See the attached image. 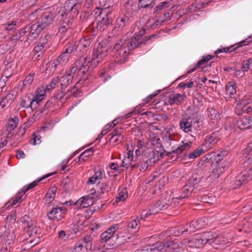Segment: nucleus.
Here are the masks:
<instances>
[{"label": "nucleus", "mask_w": 252, "mask_h": 252, "mask_svg": "<svg viewBox=\"0 0 252 252\" xmlns=\"http://www.w3.org/2000/svg\"><path fill=\"white\" fill-rule=\"evenodd\" d=\"M197 116V115L196 113L190 112L189 107L185 116L180 122L181 128L185 132L191 131L193 121L194 124L200 123Z\"/></svg>", "instance_id": "obj_8"}, {"label": "nucleus", "mask_w": 252, "mask_h": 252, "mask_svg": "<svg viewBox=\"0 0 252 252\" xmlns=\"http://www.w3.org/2000/svg\"><path fill=\"white\" fill-rule=\"evenodd\" d=\"M73 81L72 77H70V75L66 74L63 75L59 80V82L61 86V90L64 89L67 87L70 84H71Z\"/></svg>", "instance_id": "obj_33"}, {"label": "nucleus", "mask_w": 252, "mask_h": 252, "mask_svg": "<svg viewBox=\"0 0 252 252\" xmlns=\"http://www.w3.org/2000/svg\"><path fill=\"white\" fill-rule=\"evenodd\" d=\"M148 216V213L142 214L140 218L137 217L136 219L129 221L126 225L127 230L132 232L137 231L141 225V221H145V218Z\"/></svg>", "instance_id": "obj_21"}, {"label": "nucleus", "mask_w": 252, "mask_h": 252, "mask_svg": "<svg viewBox=\"0 0 252 252\" xmlns=\"http://www.w3.org/2000/svg\"><path fill=\"white\" fill-rule=\"evenodd\" d=\"M32 101V98L30 96H25L20 102V106L24 108H28L30 107V102Z\"/></svg>", "instance_id": "obj_53"}, {"label": "nucleus", "mask_w": 252, "mask_h": 252, "mask_svg": "<svg viewBox=\"0 0 252 252\" xmlns=\"http://www.w3.org/2000/svg\"><path fill=\"white\" fill-rule=\"evenodd\" d=\"M111 189V187L107 183H101L98 184V188L97 191V194L100 195L105 192H109Z\"/></svg>", "instance_id": "obj_46"}, {"label": "nucleus", "mask_w": 252, "mask_h": 252, "mask_svg": "<svg viewBox=\"0 0 252 252\" xmlns=\"http://www.w3.org/2000/svg\"><path fill=\"white\" fill-rule=\"evenodd\" d=\"M191 143H186L178 147L175 150H173L171 152L168 153L167 155L170 156L172 154H176L179 155L183 151L186 150H188L190 147Z\"/></svg>", "instance_id": "obj_40"}, {"label": "nucleus", "mask_w": 252, "mask_h": 252, "mask_svg": "<svg viewBox=\"0 0 252 252\" xmlns=\"http://www.w3.org/2000/svg\"><path fill=\"white\" fill-rule=\"evenodd\" d=\"M41 136L36 134L35 133H33L31 135V139L30 140V142L32 145H35L36 143H40Z\"/></svg>", "instance_id": "obj_63"}, {"label": "nucleus", "mask_w": 252, "mask_h": 252, "mask_svg": "<svg viewBox=\"0 0 252 252\" xmlns=\"http://www.w3.org/2000/svg\"><path fill=\"white\" fill-rule=\"evenodd\" d=\"M204 151H206L205 149H197L195 150L193 152L191 153L189 155V158H195L199 157Z\"/></svg>", "instance_id": "obj_62"}, {"label": "nucleus", "mask_w": 252, "mask_h": 252, "mask_svg": "<svg viewBox=\"0 0 252 252\" xmlns=\"http://www.w3.org/2000/svg\"><path fill=\"white\" fill-rule=\"evenodd\" d=\"M224 171V167L223 166L220 167L218 165V167L213 169L209 177L213 180L218 179L220 177V174L222 173Z\"/></svg>", "instance_id": "obj_43"}, {"label": "nucleus", "mask_w": 252, "mask_h": 252, "mask_svg": "<svg viewBox=\"0 0 252 252\" xmlns=\"http://www.w3.org/2000/svg\"><path fill=\"white\" fill-rule=\"evenodd\" d=\"M162 157L163 154L156 150L143 153L137 160L139 161L140 171L144 172L149 166H152L159 160L160 158Z\"/></svg>", "instance_id": "obj_6"}, {"label": "nucleus", "mask_w": 252, "mask_h": 252, "mask_svg": "<svg viewBox=\"0 0 252 252\" xmlns=\"http://www.w3.org/2000/svg\"><path fill=\"white\" fill-rule=\"evenodd\" d=\"M227 243L228 239L224 236L219 235L215 236L212 233L208 242V244L216 249H219L221 246H224Z\"/></svg>", "instance_id": "obj_18"}, {"label": "nucleus", "mask_w": 252, "mask_h": 252, "mask_svg": "<svg viewBox=\"0 0 252 252\" xmlns=\"http://www.w3.org/2000/svg\"><path fill=\"white\" fill-rule=\"evenodd\" d=\"M168 119V116L165 113H156L155 115L154 116V120H157L158 121H166Z\"/></svg>", "instance_id": "obj_60"}, {"label": "nucleus", "mask_w": 252, "mask_h": 252, "mask_svg": "<svg viewBox=\"0 0 252 252\" xmlns=\"http://www.w3.org/2000/svg\"><path fill=\"white\" fill-rule=\"evenodd\" d=\"M135 48L131 46L128 40L121 39L115 43L111 51L114 62L117 64H123L127 61L129 51Z\"/></svg>", "instance_id": "obj_4"}, {"label": "nucleus", "mask_w": 252, "mask_h": 252, "mask_svg": "<svg viewBox=\"0 0 252 252\" xmlns=\"http://www.w3.org/2000/svg\"><path fill=\"white\" fill-rule=\"evenodd\" d=\"M16 24L17 21H16L7 22V23L4 25V28L8 31H12L16 28Z\"/></svg>", "instance_id": "obj_64"}, {"label": "nucleus", "mask_w": 252, "mask_h": 252, "mask_svg": "<svg viewBox=\"0 0 252 252\" xmlns=\"http://www.w3.org/2000/svg\"><path fill=\"white\" fill-rule=\"evenodd\" d=\"M94 153V149L92 148H90L84 152H83L79 157V161H84L87 159V158L93 155Z\"/></svg>", "instance_id": "obj_47"}, {"label": "nucleus", "mask_w": 252, "mask_h": 252, "mask_svg": "<svg viewBox=\"0 0 252 252\" xmlns=\"http://www.w3.org/2000/svg\"><path fill=\"white\" fill-rule=\"evenodd\" d=\"M183 199L181 197V196L172 198L171 197V205H170V209H173L178 205H182L183 204L182 202V200Z\"/></svg>", "instance_id": "obj_50"}, {"label": "nucleus", "mask_w": 252, "mask_h": 252, "mask_svg": "<svg viewBox=\"0 0 252 252\" xmlns=\"http://www.w3.org/2000/svg\"><path fill=\"white\" fill-rule=\"evenodd\" d=\"M251 122H252V119L250 116L244 117L237 120L236 125L240 129H246L251 127Z\"/></svg>", "instance_id": "obj_28"}, {"label": "nucleus", "mask_w": 252, "mask_h": 252, "mask_svg": "<svg viewBox=\"0 0 252 252\" xmlns=\"http://www.w3.org/2000/svg\"><path fill=\"white\" fill-rule=\"evenodd\" d=\"M97 26L96 24L95 26H94V23H93L92 25L90 26L88 28V32L90 33V35L93 38L94 36H95L98 34V32H99V30L97 28Z\"/></svg>", "instance_id": "obj_57"}, {"label": "nucleus", "mask_w": 252, "mask_h": 252, "mask_svg": "<svg viewBox=\"0 0 252 252\" xmlns=\"http://www.w3.org/2000/svg\"><path fill=\"white\" fill-rule=\"evenodd\" d=\"M171 15V13L168 10L165 9V10L162 12L161 15H159V16H158V19L156 21V25H158V23H162L166 20H170Z\"/></svg>", "instance_id": "obj_36"}, {"label": "nucleus", "mask_w": 252, "mask_h": 252, "mask_svg": "<svg viewBox=\"0 0 252 252\" xmlns=\"http://www.w3.org/2000/svg\"><path fill=\"white\" fill-rule=\"evenodd\" d=\"M72 24H68V23H64V22H62L61 25L59 29V32L61 34L65 33L68 30L70 29Z\"/></svg>", "instance_id": "obj_56"}, {"label": "nucleus", "mask_w": 252, "mask_h": 252, "mask_svg": "<svg viewBox=\"0 0 252 252\" xmlns=\"http://www.w3.org/2000/svg\"><path fill=\"white\" fill-rule=\"evenodd\" d=\"M81 4L76 0H67L63 6L62 7L58 13L62 22L68 24H73L75 18L79 13Z\"/></svg>", "instance_id": "obj_5"}, {"label": "nucleus", "mask_w": 252, "mask_h": 252, "mask_svg": "<svg viewBox=\"0 0 252 252\" xmlns=\"http://www.w3.org/2000/svg\"><path fill=\"white\" fill-rule=\"evenodd\" d=\"M119 224H116L111 226L100 235V241L101 243H107L108 245L112 246L114 244L115 234L119 228Z\"/></svg>", "instance_id": "obj_14"}, {"label": "nucleus", "mask_w": 252, "mask_h": 252, "mask_svg": "<svg viewBox=\"0 0 252 252\" xmlns=\"http://www.w3.org/2000/svg\"><path fill=\"white\" fill-rule=\"evenodd\" d=\"M102 178V173L101 169H99L95 171L94 174L90 177L87 182V184H94L96 181Z\"/></svg>", "instance_id": "obj_41"}, {"label": "nucleus", "mask_w": 252, "mask_h": 252, "mask_svg": "<svg viewBox=\"0 0 252 252\" xmlns=\"http://www.w3.org/2000/svg\"><path fill=\"white\" fill-rule=\"evenodd\" d=\"M210 236L211 232H205L197 237L192 239L189 241V243L192 245V247L199 248L208 243V240H209V237Z\"/></svg>", "instance_id": "obj_20"}, {"label": "nucleus", "mask_w": 252, "mask_h": 252, "mask_svg": "<svg viewBox=\"0 0 252 252\" xmlns=\"http://www.w3.org/2000/svg\"><path fill=\"white\" fill-rule=\"evenodd\" d=\"M115 235L114 244H112V246L114 247H117L123 245L126 243L128 240L130 239V237L128 236L124 235L122 232L117 230Z\"/></svg>", "instance_id": "obj_25"}, {"label": "nucleus", "mask_w": 252, "mask_h": 252, "mask_svg": "<svg viewBox=\"0 0 252 252\" xmlns=\"http://www.w3.org/2000/svg\"><path fill=\"white\" fill-rule=\"evenodd\" d=\"M170 195L167 193L162 194L152 209L149 210L148 213L149 216L157 214L161 210H164L167 209H170Z\"/></svg>", "instance_id": "obj_10"}, {"label": "nucleus", "mask_w": 252, "mask_h": 252, "mask_svg": "<svg viewBox=\"0 0 252 252\" xmlns=\"http://www.w3.org/2000/svg\"><path fill=\"white\" fill-rule=\"evenodd\" d=\"M45 94V91H44L43 93H42V90L38 89L35 92V94L33 96L32 98L36 100L39 103L44 98Z\"/></svg>", "instance_id": "obj_54"}, {"label": "nucleus", "mask_w": 252, "mask_h": 252, "mask_svg": "<svg viewBox=\"0 0 252 252\" xmlns=\"http://www.w3.org/2000/svg\"><path fill=\"white\" fill-rule=\"evenodd\" d=\"M146 30L144 29L140 30L137 34L131 40H128L131 44V46H133L134 48H136L142 44H145L146 41L151 40L154 37L158 36L156 34H152L147 37V36H144L145 34Z\"/></svg>", "instance_id": "obj_13"}, {"label": "nucleus", "mask_w": 252, "mask_h": 252, "mask_svg": "<svg viewBox=\"0 0 252 252\" xmlns=\"http://www.w3.org/2000/svg\"><path fill=\"white\" fill-rule=\"evenodd\" d=\"M55 17L54 9H48L41 15L37 23L26 26L20 32V35H24L29 32L28 39L33 40L43 29L49 26Z\"/></svg>", "instance_id": "obj_2"}, {"label": "nucleus", "mask_w": 252, "mask_h": 252, "mask_svg": "<svg viewBox=\"0 0 252 252\" xmlns=\"http://www.w3.org/2000/svg\"><path fill=\"white\" fill-rule=\"evenodd\" d=\"M241 69L243 72L248 71L249 69L252 70V58L244 60L243 62Z\"/></svg>", "instance_id": "obj_51"}, {"label": "nucleus", "mask_w": 252, "mask_h": 252, "mask_svg": "<svg viewBox=\"0 0 252 252\" xmlns=\"http://www.w3.org/2000/svg\"><path fill=\"white\" fill-rule=\"evenodd\" d=\"M202 177L194 173L189 179L186 183L189 186H191L192 188H194V186L200 183L202 180Z\"/></svg>", "instance_id": "obj_35"}, {"label": "nucleus", "mask_w": 252, "mask_h": 252, "mask_svg": "<svg viewBox=\"0 0 252 252\" xmlns=\"http://www.w3.org/2000/svg\"><path fill=\"white\" fill-rule=\"evenodd\" d=\"M246 165L250 166L248 171L246 173H241L236 178L234 182L232 187L233 189H236L240 187L241 186L245 185L248 183L252 179V156L251 155L245 162Z\"/></svg>", "instance_id": "obj_9"}, {"label": "nucleus", "mask_w": 252, "mask_h": 252, "mask_svg": "<svg viewBox=\"0 0 252 252\" xmlns=\"http://www.w3.org/2000/svg\"><path fill=\"white\" fill-rule=\"evenodd\" d=\"M67 93H70L69 96L72 95L74 97H78L80 96V92H79L78 88L75 85H74L71 88L68 89Z\"/></svg>", "instance_id": "obj_61"}, {"label": "nucleus", "mask_w": 252, "mask_h": 252, "mask_svg": "<svg viewBox=\"0 0 252 252\" xmlns=\"http://www.w3.org/2000/svg\"><path fill=\"white\" fill-rule=\"evenodd\" d=\"M97 22L96 25L99 32H103L106 30L112 24L113 19L108 13L107 9L96 8L94 11Z\"/></svg>", "instance_id": "obj_7"}, {"label": "nucleus", "mask_w": 252, "mask_h": 252, "mask_svg": "<svg viewBox=\"0 0 252 252\" xmlns=\"http://www.w3.org/2000/svg\"><path fill=\"white\" fill-rule=\"evenodd\" d=\"M77 71H78L77 74L79 75V67L76 66V63L75 62L73 64V66L68 69V71H66V73L68 75H70V77H72V78L73 79Z\"/></svg>", "instance_id": "obj_58"}, {"label": "nucleus", "mask_w": 252, "mask_h": 252, "mask_svg": "<svg viewBox=\"0 0 252 252\" xmlns=\"http://www.w3.org/2000/svg\"><path fill=\"white\" fill-rule=\"evenodd\" d=\"M19 122V119L17 117H14L12 118H10L7 123L6 128L7 131H12L17 127Z\"/></svg>", "instance_id": "obj_42"}, {"label": "nucleus", "mask_w": 252, "mask_h": 252, "mask_svg": "<svg viewBox=\"0 0 252 252\" xmlns=\"http://www.w3.org/2000/svg\"><path fill=\"white\" fill-rule=\"evenodd\" d=\"M205 218L198 219L196 220H193L188 224L189 226V233L194 232L196 230L201 229L207 224Z\"/></svg>", "instance_id": "obj_22"}, {"label": "nucleus", "mask_w": 252, "mask_h": 252, "mask_svg": "<svg viewBox=\"0 0 252 252\" xmlns=\"http://www.w3.org/2000/svg\"><path fill=\"white\" fill-rule=\"evenodd\" d=\"M154 3L153 0H139L138 8H147L153 7Z\"/></svg>", "instance_id": "obj_52"}, {"label": "nucleus", "mask_w": 252, "mask_h": 252, "mask_svg": "<svg viewBox=\"0 0 252 252\" xmlns=\"http://www.w3.org/2000/svg\"><path fill=\"white\" fill-rule=\"evenodd\" d=\"M75 48L76 45L73 42H68L65 45L63 52L70 57V54L75 50Z\"/></svg>", "instance_id": "obj_49"}, {"label": "nucleus", "mask_w": 252, "mask_h": 252, "mask_svg": "<svg viewBox=\"0 0 252 252\" xmlns=\"http://www.w3.org/2000/svg\"><path fill=\"white\" fill-rule=\"evenodd\" d=\"M52 175V173L47 174V175L43 176L41 177L40 179H39L37 181H34L30 184L29 185H27V186H25L23 187V188L22 189V192H23L24 194H25L27 191H28L29 189L33 188L34 187H35L37 184L41 181L43 180V179L50 177Z\"/></svg>", "instance_id": "obj_37"}, {"label": "nucleus", "mask_w": 252, "mask_h": 252, "mask_svg": "<svg viewBox=\"0 0 252 252\" xmlns=\"http://www.w3.org/2000/svg\"><path fill=\"white\" fill-rule=\"evenodd\" d=\"M75 204L82 208H87L93 204V199L90 197V195H86L78 200Z\"/></svg>", "instance_id": "obj_27"}, {"label": "nucleus", "mask_w": 252, "mask_h": 252, "mask_svg": "<svg viewBox=\"0 0 252 252\" xmlns=\"http://www.w3.org/2000/svg\"><path fill=\"white\" fill-rule=\"evenodd\" d=\"M185 94H171L168 96V103L171 105H181L186 99Z\"/></svg>", "instance_id": "obj_23"}, {"label": "nucleus", "mask_w": 252, "mask_h": 252, "mask_svg": "<svg viewBox=\"0 0 252 252\" xmlns=\"http://www.w3.org/2000/svg\"><path fill=\"white\" fill-rule=\"evenodd\" d=\"M195 188H192L191 186H189L187 184L183 187L181 191V197L184 199L190 195L193 191Z\"/></svg>", "instance_id": "obj_39"}, {"label": "nucleus", "mask_w": 252, "mask_h": 252, "mask_svg": "<svg viewBox=\"0 0 252 252\" xmlns=\"http://www.w3.org/2000/svg\"><path fill=\"white\" fill-rule=\"evenodd\" d=\"M94 239V236L86 235L80 241L86 250L94 251L95 247L93 246Z\"/></svg>", "instance_id": "obj_24"}, {"label": "nucleus", "mask_w": 252, "mask_h": 252, "mask_svg": "<svg viewBox=\"0 0 252 252\" xmlns=\"http://www.w3.org/2000/svg\"><path fill=\"white\" fill-rule=\"evenodd\" d=\"M169 6V3L166 1H163L159 3L154 9L153 13L155 14L157 18L159 15H161L162 12L165 10V8Z\"/></svg>", "instance_id": "obj_32"}, {"label": "nucleus", "mask_w": 252, "mask_h": 252, "mask_svg": "<svg viewBox=\"0 0 252 252\" xmlns=\"http://www.w3.org/2000/svg\"><path fill=\"white\" fill-rule=\"evenodd\" d=\"M122 12L123 15L134 21V17L137 13L136 3L132 0H128L123 5Z\"/></svg>", "instance_id": "obj_16"}, {"label": "nucleus", "mask_w": 252, "mask_h": 252, "mask_svg": "<svg viewBox=\"0 0 252 252\" xmlns=\"http://www.w3.org/2000/svg\"><path fill=\"white\" fill-rule=\"evenodd\" d=\"M50 38L49 34H45L43 36H41L39 38L38 43L41 45L44 49H46L50 46V44L48 42V40Z\"/></svg>", "instance_id": "obj_48"}, {"label": "nucleus", "mask_w": 252, "mask_h": 252, "mask_svg": "<svg viewBox=\"0 0 252 252\" xmlns=\"http://www.w3.org/2000/svg\"><path fill=\"white\" fill-rule=\"evenodd\" d=\"M221 133L219 131H216L211 134H208L205 138L202 147L206 151L213 148L220 140Z\"/></svg>", "instance_id": "obj_12"}, {"label": "nucleus", "mask_w": 252, "mask_h": 252, "mask_svg": "<svg viewBox=\"0 0 252 252\" xmlns=\"http://www.w3.org/2000/svg\"><path fill=\"white\" fill-rule=\"evenodd\" d=\"M247 45H248V44H240V45H239L237 46L234 47V48H233V46H231L230 47H224L222 48L218 49L216 51H215V54H220L222 52L232 53V52H234L238 53V52H239V51H237V50L239 48L242 47L243 46H246Z\"/></svg>", "instance_id": "obj_30"}, {"label": "nucleus", "mask_w": 252, "mask_h": 252, "mask_svg": "<svg viewBox=\"0 0 252 252\" xmlns=\"http://www.w3.org/2000/svg\"><path fill=\"white\" fill-rule=\"evenodd\" d=\"M127 197V190L126 189H123L116 196V201L118 202L121 201H125Z\"/></svg>", "instance_id": "obj_59"}, {"label": "nucleus", "mask_w": 252, "mask_h": 252, "mask_svg": "<svg viewBox=\"0 0 252 252\" xmlns=\"http://www.w3.org/2000/svg\"><path fill=\"white\" fill-rule=\"evenodd\" d=\"M133 21V20L124 15L119 16L117 18L115 27L112 30V33L114 34H119L120 31H122L125 27L130 25Z\"/></svg>", "instance_id": "obj_17"}, {"label": "nucleus", "mask_w": 252, "mask_h": 252, "mask_svg": "<svg viewBox=\"0 0 252 252\" xmlns=\"http://www.w3.org/2000/svg\"><path fill=\"white\" fill-rule=\"evenodd\" d=\"M107 50L106 47L99 43L98 46L94 49L91 56L89 54L80 55L79 59L75 62L76 66L79 67V76L86 74L91 67H95L106 56Z\"/></svg>", "instance_id": "obj_1"}, {"label": "nucleus", "mask_w": 252, "mask_h": 252, "mask_svg": "<svg viewBox=\"0 0 252 252\" xmlns=\"http://www.w3.org/2000/svg\"><path fill=\"white\" fill-rule=\"evenodd\" d=\"M56 191L57 188L55 187L50 188L44 197L45 203L50 204L52 202L55 198Z\"/></svg>", "instance_id": "obj_29"}, {"label": "nucleus", "mask_w": 252, "mask_h": 252, "mask_svg": "<svg viewBox=\"0 0 252 252\" xmlns=\"http://www.w3.org/2000/svg\"><path fill=\"white\" fill-rule=\"evenodd\" d=\"M31 122L28 121L24 124L25 126L24 128H20L18 131L15 134L14 139L16 140V142H20L22 136L26 132V129L28 126L30 125Z\"/></svg>", "instance_id": "obj_38"}, {"label": "nucleus", "mask_w": 252, "mask_h": 252, "mask_svg": "<svg viewBox=\"0 0 252 252\" xmlns=\"http://www.w3.org/2000/svg\"><path fill=\"white\" fill-rule=\"evenodd\" d=\"M19 221L23 224L24 234L18 236V240L20 242H23L28 240V238L33 237V239L30 240L29 243H33V245H35L38 243V241L35 243L34 241L36 238H39V236L37 235V234L40 231V228L36 226L35 221L27 215L21 217Z\"/></svg>", "instance_id": "obj_3"}, {"label": "nucleus", "mask_w": 252, "mask_h": 252, "mask_svg": "<svg viewBox=\"0 0 252 252\" xmlns=\"http://www.w3.org/2000/svg\"><path fill=\"white\" fill-rule=\"evenodd\" d=\"M124 138V135H119V136H111L110 139V143L113 145L115 146L122 142Z\"/></svg>", "instance_id": "obj_55"}, {"label": "nucleus", "mask_w": 252, "mask_h": 252, "mask_svg": "<svg viewBox=\"0 0 252 252\" xmlns=\"http://www.w3.org/2000/svg\"><path fill=\"white\" fill-rule=\"evenodd\" d=\"M93 41V37L91 35L86 36L80 39L76 45L75 50L81 52V54H89L91 49V43Z\"/></svg>", "instance_id": "obj_15"}, {"label": "nucleus", "mask_w": 252, "mask_h": 252, "mask_svg": "<svg viewBox=\"0 0 252 252\" xmlns=\"http://www.w3.org/2000/svg\"><path fill=\"white\" fill-rule=\"evenodd\" d=\"M237 84L234 81L229 82L225 86L226 94L232 97L236 92Z\"/></svg>", "instance_id": "obj_34"}, {"label": "nucleus", "mask_w": 252, "mask_h": 252, "mask_svg": "<svg viewBox=\"0 0 252 252\" xmlns=\"http://www.w3.org/2000/svg\"><path fill=\"white\" fill-rule=\"evenodd\" d=\"M174 232L175 235H179L183 234L184 232H189L188 224L181 225L174 228Z\"/></svg>", "instance_id": "obj_45"}, {"label": "nucleus", "mask_w": 252, "mask_h": 252, "mask_svg": "<svg viewBox=\"0 0 252 252\" xmlns=\"http://www.w3.org/2000/svg\"><path fill=\"white\" fill-rule=\"evenodd\" d=\"M66 212V209L63 207H53L52 209L47 213V216L50 220H60L64 217Z\"/></svg>", "instance_id": "obj_19"}, {"label": "nucleus", "mask_w": 252, "mask_h": 252, "mask_svg": "<svg viewBox=\"0 0 252 252\" xmlns=\"http://www.w3.org/2000/svg\"><path fill=\"white\" fill-rule=\"evenodd\" d=\"M207 114L211 120L217 122L220 119L218 112L214 108H208L207 109Z\"/></svg>", "instance_id": "obj_44"}, {"label": "nucleus", "mask_w": 252, "mask_h": 252, "mask_svg": "<svg viewBox=\"0 0 252 252\" xmlns=\"http://www.w3.org/2000/svg\"><path fill=\"white\" fill-rule=\"evenodd\" d=\"M15 98V96L12 94L9 93L3 96L1 101H0V106L2 108H4L6 106L10 105Z\"/></svg>", "instance_id": "obj_31"}, {"label": "nucleus", "mask_w": 252, "mask_h": 252, "mask_svg": "<svg viewBox=\"0 0 252 252\" xmlns=\"http://www.w3.org/2000/svg\"><path fill=\"white\" fill-rule=\"evenodd\" d=\"M169 252H177L178 249V245L173 241H167L165 243L157 242L152 245L150 246L147 249L148 252H159L162 249Z\"/></svg>", "instance_id": "obj_11"}, {"label": "nucleus", "mask_w": 252, "mask_h": 252, "mask_svg": "<svg viewBox=\"0 0 252 252\" xmlns=\"http://www.w3.org/2000/svg\"><path fill=\"white\" fill-rule=\"evenodd\" d=\"M212 1L209 0L207 2L202 1L201 0H196L193 3L189 6V9L190 12H194L203 8L206 7Z\"/></svg>", "instance_id": "obj_26"}]
</instances>
